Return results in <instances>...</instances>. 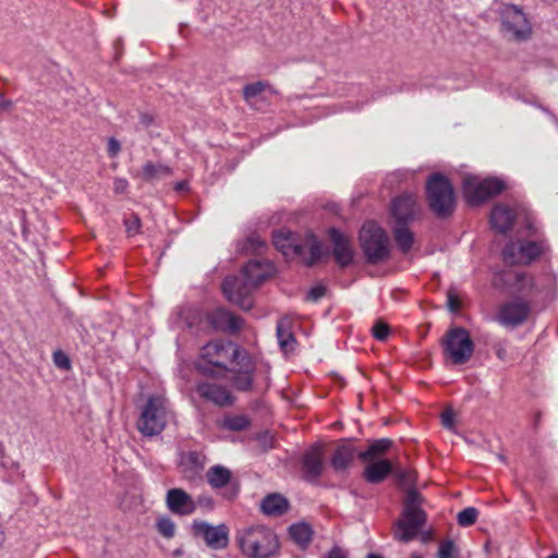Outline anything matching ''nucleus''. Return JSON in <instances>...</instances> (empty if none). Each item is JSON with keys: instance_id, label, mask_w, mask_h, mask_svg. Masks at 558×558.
I'll return each mask as SVG.
<instances>
[{"instance_id": "nucleus-18", "label": "nucleus", "mask_w": 558, "mask_h": 558, "mask_svg": "<svg viewBox=\"0 0 558 558\" xmlns=\"http://www.w3.org/2000/svg\"><path fill=\"white\" fill-rule=\"evenodd\" d=\"M166 506L170 512L178 515H191L197 508L192 496L182 488H170L167 492Z\"/></svg>"}, {"instance_id": "nucleus-48", "label": "nucleus", "mask_w": 558, "mask_h": 558, "mask_svg": "<svg viewBox=\"0 0 558 558\" xmlns=\"http://www.w3.org/2000/svg\"><path fill=\"white\" fill-rule=\"evenodd\" d=\"M120 150V144L117 140L111 138L108 144V151L111 156H114Z\"/></svg>"}, {"instance_id": "nucleus-53", "label": "nucleus", "mask_w": 558, "mask_h": 558, "mask_svg": "<svg viewBox=\"0 0 558 558\" xmlns=\"http://www.w3.org/2000/svg\"><path fill=\"white\" fill-rule=\"evenodd\" d=\"M410 558H423V556L420 553H413Z\"/></svg>"}, {"instance_id": "nucleus-34", "label": "nucleus", "mask_w": 558, "mask_h": 558, "mask_svg": "<svg viewBox=\"0 0 558 558\" xmlns=\"http://www.w3.org/2000/svg\"><path fill=\"white\" fill-rule=\"evenodd\" d=\"M275 94L276 90L266 82H255L247 84L243 87V96L246 101H252L264 92Z\"/></svg>"}, {"instance_id": "nucleus-37", "label": "nucleus", "mask_w": 558, "mask_h": 558, "mask_svg": "<svg viewBox=\"0 0 558 558\" xmlns=\"http://www.w3.org/2000/svg\"><path fill=\"white\" fill-rule=\"evenodd\" d=\"M156 529L160 535L166 538H172L175 534V523L168 517H162L157 520Z\"/></svg>"}, {"instance_id": "nucleus-24", "label": "nucleus", "mask_w": 558, "mask_h": 558, "mask_svg": "<svg viewBox=\"0 0 558 558\" xmlns=\"http://www.w3.org/2000/svg\"><path fill=\"white\" fill-rule=\"evenodd\" d=\"M366 463L367 465L364 469L363 477L371 484L381 483L395 470V461L387 459L374 460Z\"/></svg>"}, {"instance_id": "nucleus-25", "label": "nucleus", "mask_w": 558, "mask_h": 558, "mask_svg": "<svg viewBox=\"0 0 558 558\" xmlns=\"http://www.w3.org/2000/svg\"><path fill=\"white\" fill-rule=\"evenodd\" d=\"M231 371L238 373L233 379L235 388L243 391L250 390L253 384V363L251 357L248 355H243L240 364L233 366Z\"/></svg>"}, {"instance_id": "nucleus-52", "label": "nucleus", "mask_w": 558, "mask_h": 558, "mask_svg": "<svg viewBox=\"0 0 558 558\" xmlns=\"http://www.w3.org/2000/svg\"><path fill=\"white\" fill-rule=\"evenodd\" d=\"M3 543H4V533H3L2 527L0 526V546H2Z\"/></svg>"}, {"instance_id": "nucleus-21", "label": "nucleus", "mask_w": 558, "mask_h": 558, "mask_svg": "<svg viewBox=\"0 0 558 558\" xmlns=\"http://www.w3.org/2000/svg\"><path fill=\"white\" fill-rule=\"evenodd\" d=\"M196 390L202 398L217 405L226 407L232 403L230 391L220 385L204 381L197 385Z\"/></svg>"}, {"instance_id": "nucleus-10", "label": "nucleus", "mask_w": 558, "mask_h": 558, "mask_svg": "<svg viewBox=\"0 0 558 558\" xmlns=\"http://www.w3.org/2000/svg\"><path fill=\"white\" fill-rule=\"evenodd\" d=\"M505 189V182L498 178L480 179L476 175H465L463 178V193L471 205H480L498 195Z\"/></svg>"}, {"instance_id": "nucleus-56", "label": "nucleus", "mask_w": 558, "mask_h": 558, "mask_svg": "<svg viewBox=\"0 0 558 558\" xmlns=\"http://www.w3.org/2000/svg\"><path fill=\"white\" fill-rule=\"evenodd\" d=\"M547 558H558V555H550L549 557Z\"/></svg>"}, {"instance_id": "nucleus-14", "label": "nucleus", "mask_w": 558, "mask_h": 558, "mask_svg": "<svg viewBox=\"0 0 558 558\" xmlns=\"http://www.w3.org/2000/svg\"><path fill=\"white\" fill-rule=\"evenodd\" d=\"M192 530L194 535L203 537L209 548L222 549L228 546L229 530L225 524L214 526L206 521L195 520Z\"/></svg>"}, {"instance_id": "nucleus-2", "label": "nucleus", "mask_w": 558, "mask_h": 558, "mask_svg": "<svg viewBox=\"0 0 558 558\" xmlns=\"http://www.w3.org/2000/svg\"><path fill=\"white\" fill-rule=\"evenodd\" d=\"M247 353L231 341H210L201 349L196 368L203 374L217 375L240 364Z\"/></svg>"}, {"instance_id": "nucleus-8", "label": "nucleus", "mask_w": 558, "mask_h": 558, "mask_svg": "<svg viewBox=\"0 0 558 558\" xmlns=\"http://www.w3.org/2000/svg\"><path fill=\"white\" fill-rule=\"evenodd\" d=\"M548 251L549 244L545 239L518 240L506 245L502 257L509 264L527 265Z\"/></svg>"}, {"instance_id": "nucleus-28", "label": "nucleus", "mask_w": 558, "mask_h": 558, "mask_svg": "<svg viewBox=\"0 0 558 558\" xmlns=\"http://www.w3.org/2000/svg\"><path fill=\"white\" fill-rule=\"evenodd\" d=\"M263 513L270 517H279L289 509V501L280 494H269L260 502Z\"/></svg>"}, {"instance_id": "nucleus-38", "label": "nucleus", "mask_w": 558, "mask_h": 558, "mask_svg": "<svg viewBox=\"0 0 558 558\" xmlns=\"http://www.w3.org/2000/svg\"><path fill=\"white\" fill-rule=\"evenodd\" d=\"M478 511L474 507H468L460 511L457 515V521L461 526H470L477 520Z\"/></svg>"}, {"instance_id": "nucleus-51", "label": "nucleus", "mask_w": 558, "mask_h": 558, "mask_svg": "<svg viewBox=\"0 0 558 558\" xmlns=\"http://www.w3.org/2000/svg\"><path fill=\"white\" fill-rule=\"evenodd\" d=\"M198 502L199 504H204V505L209 506V507H211V505H213L211 498H199Z\"/></svg>"}, {"instance_id": "nucleus-19", "label": "nucleus", "mask_w": 558, "mask_h": 558, "mask_svg": "<svg viewBox=\"0 0 558 558\" xmlns=\"http://www.w3.org/2000/svg\"><path fill=\"white\" fill-rule=\"evenodd\" d=\"M209 324L220 331L236 332L243 327V319L223 308H216L208 314Z\"/></svg>"}, {"instance_id": "nucleus-13", "label": "nucleus", "mask_w": 558, "mask_h": 558, "mask_svg": "<svg viewBox=\"0 0 558 558\" xmlns=\"http://www.w3.org/2000/svg\"><path fill=\"white\" fill-rule=\"evenodd\" d=\"M255 288L243 277H227L222 283L226 298L243 310H250L253 305L251 299Z\"/></svg>"}, {"instance_id": "nucleus-6", "label": "nucleus", "mask_w": 558, "mask_h": 558, "mask_svg": "<svg viewBox=\"0 0 558 558\" xmlns=\"http://www.w3.org/2000/svg\"><path fill=\"white\" fill-rule=\"evenodd\" d=\"M426 197L430 209L438 217L451 215L456 206L451 182L440 173H433L426 182Z\"/></svg>"}, {"instance_id": "nucleus-26", "label": "nucleus", "mask_w": 558, "mask_h": 558, "mask_svg": "<svg viewBox=\"0 0 558 558\" xmlns=\"http://www.w3.org/2000/svg\"><path fill=\"white\" fill-rule=\"evenodd\" d=\"M271 271V266L268 263L259 262V260H251L248 262L243 270L242 276L254 287L256 288L260 284Z\"/></svg>"}, {"instance_id": "nucleus-9", "label": "nucleus", "mask_w": 558, "mask_h": 558, "mask_svg": "<svg viewBox=\"0 0 558 558\" xmlns=\"http://www.w3.org/2000/svg\"><path fill=\"white\" fill-rule=\"evenodd\" d=\"M363 252L369 263H377L389 255V242L385 231L375 222H366L360 231Z\"/></svg>"}, {"instance_id": "nucleus-4", "label": "nucleus", "mask_w": 558, "mask_h": 558, "mask_svg": "<svg viewBox=\"0 0 558 558\" xmlns=\"http://www.w3.org/2000/svg\"><path fill=\"white\" fill-rule=\"evenodd\" d=\"M272 242L286 257H300L307 266L320 260L324 255L322 243L312 233L306 235L303 244H298L292 233L277 231L274 233Z\"/></svg>"}, {"instance_id": "nucleus-33", "label": "nucleus", "mask_w": 558, "mask_h": 558, "mask_svg": "<svg viewBox=\"0 0 558 558\" xmlns=\"http://www.w3.org/2000/svg\"><path fill=\"white\" fill-rule=\"evenodd\" d=\"M277 338L279 345L284 351L293 349L294 337L288 328V322L282 319L277 325Z\"/></svg>"}, {"instance_id": "nucleus-54", "label": "nucleus", "mask_w": 558, "mask_h": 558, "mask_svg": "<svg viewBox=\"0 0 558 558\" xmlns=\"http://www.w3.org/2000/svg\"><path fill=\"white\" fill-rule=\"evenodd\" d=\"M185 187V183L184 182H180L177 184V189L178 190H183Z\"/></svg>"}, {"instance_id": "nucleus-20", "label": "nucleus", "mask_w": 558, "mask_h": 558, "mask_svg": "<svg viewBox=\"0 0 558 558\" xmlns=\"http://www.w3.org/2000/svg\"><path fill=\"white\" fill-rule=\"evenodd\" d=\"M329 235L333 245V256L337 264L341 267L350 265L354 253L349 238L337 229H330Z\"/></svg>"}, {"instance_id": "nucleus-23", "label": "nucleus", "mask_w": 558, "mask_h": 558, "mask_svg": "<svg viewBox=\"0 0 558 558\" xmlns=\"http://www.w3.org/2000/svg\"><path fill=\"white\" fill-rule=\"evenodd\" d=\"M517 218L515 211L504 205L497 204L490 213V225L499 233H507L513 226Z\"/></svg>"}, {"instance_id": "nucleus-47", "label": "nucleus", "mask_w": 558, "mask_h": 558, "mask_svg": "<svg viewBox=\"0 0 558 558\" xmlns=\"http://www.w3.org/2000/svg\"><path fill=\"white\" fill-rule=\"evenodd\" d=\"M326 558H348V554L342 548L336 546L328 553Z\"/></svg>"}, {"instance_id": "nucleus-45", "label": "nucleus", "mask_w": 558, "mask_h": 558, "mask_svg": "<svg viewBox=\"0 0 558 558\" xmlns=\"http://www.w3.org/2000/svg\"><path fill=\"white\" fill-rule=\"evenodd\" d=\"M129 187V182L126 179L123 178H117L113 181V191L117 194H123L126 192Z\"/></svg>"}, {"instance_id": "nucleus-55", "label": "nucleus", "mask_w": 558, "mask_h": 558, "mask_svg": "<svg viewBox=\"0 0 558 558\" xmlns=\"http://www.w3.org/2000/svg\"><path fill=\"white\" fill-rule=\"evenodd\" d=\"M367 558H383V557H381V556H379V555H376V554H369V555L367 556Z\"/></svg>"}, {"instance_id": "nucleus-11", "label": "nucleus", "mask_w": 558, "mask_h": 558, "mask_svg": "<svg viewBox=\"0 0 558 558\" xmlns=\"http://www.w3.org/2000/svg\"><path fill=\"white\" fill-rule=\"evenodd\" d=\"M504 34L510 39L523 41L531 37L532 26L524 12L513 4H506L500 11Z\"/></svg>"}, {"instance_id": "nucleus-49", "label": "nucleus", "mask_w": 558, "mask_h": 558, "mask_svg": "<svg viewBox=\"0 0 558 558\" xmlns=\"http://www.w3.org/2000/svg\"><path fill=\"white\" fill-rule=\"evenodd\" d=\"M141 121L144 125L148 126L151 123L153 119L148 114H142Z\"/></svg>"}, {"instance_id": "nucleus-16", "label": "nucleus", "mask_w": 558, "mask_h": 558, "mask_svg": "<svg viewBox=\"0 0 558 558\" xmlns=\"http://www.w3.org/2000/svg\"><path fill=\"white\" fill-rule=\"evenodd\" d=\"M206 478L214 489L227 487L225 497L228 499H233L239 494V486L232 482V473L226 466L219 464L210 466L206 472Z\"/></svg>"}, {"instance_id": "nucleus-12", "label": "nucleus", "mask_w": 558, "mask_h": 558, "mask_svg": "<svg viewBox=\"0 0 558 558\" xmlns=\"http://www.w3.org/2000/svg\"><path fill=\"white\" fill-rule=\"evenodd\" d=\"M531 313V305L527 301L514 299L500 304L496 322L507 328H514L525 323Z\"/></svg>"}, {"instance_id": "nucleus-30", "label": "nucleus", "mask_w": 558, "mask_h": 558, "mask_svg": "<svg viewBox=\"0 0 558 558\" xmlns=\"http://www.w3.org/2000/svg\"><path fill=\"white\" fill-rule=\"evenodd\" d=\"M171 174L172 169L169 166L148 161L143 166L142 172L138 177L145 181L153 182L170 177Z\"/></svg>"}, {"instance_id": "nucleus-42", "label": "nucleus", "mask_w": 558, "mask_h": 558, "mask_svg": "<svg viewBox=\"0 0 558 558\" xmlns=\"http://www.w3.org/2000/svg\"><path fill=\"white\" fill-rule=\"evenodd\" d=\"M124 223L126 228V233L129 235H134L138 233L141 228V220L137 216H132L131 218L126 219Z\"/></svg>"}, {"instance_id": "nucleus-43", "label": "nucleus", "mask_w": 558, "mask_h": 558, "mask_svg": "<svg viewBox=\"0 0 558 558\" xmlns=\"http://www.w3.org/2000/svg\"><path fill=\"white\" fill-rule=\"evenodd\" d=\"M326 293V288L322 284H318V286H315L313 287L308 293H307V300L310 301H318L319 299H322Z\"/></svg>"}, {"instance_id": "nucleus-22", "label": "nucleus", "mask_w": 558, "mask_h": 558, "mask_svg": "<svg viewBox=\"0 0 558 558\" xmlns=\"http://www.w3.org/2000/svg\"><path fill=\"white\" fill-rule=\"evenodd\" d=\"M323 457V447L319 445L313 446L304 453L303 470L307 480L314 481L322 475L324 469Z\"/></svg>"}, {"instance_id": "nucleus-44", "label": "nucleus", "mask_w": 558, "mask_h": 558, "mask_svg": "<svg viewBox=\"0 0 558 558\" xmlns=\"http://www.w3.org/2000/svg\"><path fill=\"white\" fill-rule=\"evenodd\" d=\"M454 412L450 409L446 410L441 414V423L446 428L451 429L453 427Z\"/></svg>"}, {"instance_id": "nucleus-17", "label": "nucleus", "mask_w": 558, "mask_h": 558, "mask_svg": "<svg viewBox=\"0 0 558 558\" xmlns=\"http://www.w3.org/2000/svg\"><path fill=\"white\" fill-rule=\"evenodd\" d=\"M418 211L417 197L414 194L404 193L391 203V214L398 225L413 220Z\"/></svg>"}, {"instance_id": "nucleus-31", "label": "nucleus", "mask_w": 558, "mask_h": 558, "mask_svg": "<svg viewBox=\"0 0 558 558\" xmlns=\"http://www.w3.org/2000/svg\"><path fill=\"white\" fill-rule=\"evenodd\" d=\"M290 537L301 547H306L313 535L311 526L306 523H296L289 529Z\"/></svg>"}, {"instance_id": "nucleus-41", "label": "nucleus", "mask_w": 558, "mask_h": 558, "mask_svg": "<svg viewBox=\"0 0 558 558\" xmlns=\"http://www.w3.org/2000/svg\"><path fill=\"white\" fill-rule=\"evenodd\" d=\"M53 363L61 369H69L71 367L70 359L62 351H56L53 353Z\"/></svg>"}, {"instance_id": "nucleus-7", "label": "nucleus", "mask_w": 558, "mask_h": 558, "mask_svg": "<svg viewBox=\"0 0 558 558\" xmlns=\"http://www.w3.org/2000/svg\"><path fill=\"white\" fill-rule=\"evenodd\" d=\"M444 355L453 365L466 363L474 351V343L470 333L461 327L447 331L442 340Z\"/></svg>"}, {"instance_id": "nucleus-57", "label": "nucleus", "mask_w": 558, "mask_h": 558, "mask_svg": "<svg viewBox=\"0 0 558 558\" xmlns=\"http://www.w3.org/2000/svg\"><path fill=\"white\" fill-rule=\"evenodd\" d=\"M427 539H428V535H424L423 541H427Z\"/></svg>"}, {"instance_id": "nucleus-15", "label": "nucleus", "mask_w": 558, "mask_h": 558, "mask_svg": "<svg viewBox=\"0 0 558 558\" xmlns=\"http://www.w3.org/2000/svg\"><path fill=\"white\" fill-rule=\"evenodd\" d=\"M505 283L509 292L525 298L534 296L541 291L536 279L522 271L507 272L505 275Z\"/></svg>"}, {"instance_id": "nucleus-32", "label": "nucleus", "mask_w": 558, "mask_h": 558, "mask_svg": "<svg viewBox=\"0 0 558 558\" xmlns=\"http://www.w3.org/2000/svg\"><path fill=\"white\" fill-rule=\"evenodd\" d=\"M395 239L398 246L404 252H409L413 245V233L409 230L405 223H401L396 226L395 228Z\"/></svg>"}, {"instance_id": "nucleus-29", "label": "nucleus", "mask_w": 558, "mask_h": 558, "mask_svg": "<svg viewBox=\"0 0 558 558\" xmlns=\"http://www.w3.org/2000/svg\"><path fill=\"white\" fill-rule=\"evenodd\" d=\"M392 446V441L388 438H380L373 441L365 451L357 454L363 462L379 460Z\"/></svg>"}, {"instance_id": "nucleus-35", "label": "nucleus", "mask_w": 558, "mask_h": 558, "mask_svg": "<svg viewBox=\"0 0 558 558\" xmlns=\"http://www.w3.org/2000/svg\"><path fill=\"white\" fill-rule=\"evenodd\" d=\"M266 248L265 240L253 233L243 242L240 250L246 254H262Z\"/></svg>"}, {"instance_id": "nucleus-39", "label": "nucleus", "mask_w": 558, "mask_h": 558, "mask_svg": "<svg viewBox=\"0 0 558 558\" xmlns=\"http://www.w3.org/2000/svg\"><path fill=\"white\" fill-rule=\"evenodd\" d=\"M437 558H459V549L453 541L447 539L440 543Z\"/></svg>"}, {"instance_id": "nucleus-5", "label": "nucleus", "mask_w": 558, "mask_h": 558, "mask_svg": "<svg viewBox=\"0 0 558 558\" xmlns=\"http://www.w3.org/2000/svg\"><path fill=\"white\" fill-rule=\"evenodd\" d=\"M170 417L171 410L168 400L160 395L149 396L142 408L137 429L144 436H156L165 429Z\"/></svg>"}, {"instance_id": "nucleus-50", "label": "nucleus", "mask_w": 558, "mask_h": 558, "mask_svg": "<svg viewBox=\"0 0 558 558\" xmlns=\"http://www.w3.org/2000/svg\"><path fill=\"white\" fill-rule=\"evenodd\" d=\"M12 107V102L10 100H0L1 109H10Z\"/></svg>"}, {"instance_id": "nucleus-46", "label": "nucleus", "mask_w": 558, "mask_h": 558, "mask_svg": "<svg viewBox=\"0 0 558 558\" xmlns=\"http://www.w3.org/2000/svg\"><path fill=\"white\" fill-rule=\"evenodd\" d=\"M448 307L451 312H457L460 308L459 299L451 292L448 293Z\"/></svg>"}, {"instance_id": "nucleus-1", "label": "nucleus", "mask_w": 558, "mask_h": 558, "mask_svg": "<svg viewBox=\"0 0 558 558\" xmlns=\"http://www.w3.org/2000/svg\"><path fill=\"white\" fill-rule=\"evenodd\" d=\"M401 486L409 487L404 500V509L401 518L396 523L397 530L395 537L408 543L415 538L426 522V514L422 509L423 497L420 493L412 488L415 482V472L411 469H400L395 462V470L392 472Z\"/></svg>"}, {"instance_id": "nucleus-40", "label": "nucleus", "mask_w": 558, "mask_h": 558, "mask_svg": "<svg viewBox=\"0 0 558 558\" xmlns=\"http://www.w3.org/2000/svg\"><path fill=\"white\" fill-rule=\"evenodd\" d=\"M372 331H373V336L377 340L385 341L389 335V327H388V325H386L381 322H378L374 325Z\"/></svg>"}, {"instance_id": "nucleus-27", "label": "nucleus", "mask_w": 558, "mask_h": 558, "mask_svg": "<svg viewBox=\"0 0 558 558\" xmlns=\"http://www.w3.org/2000/svg\"><path fill=\"white\" fill-rule=\"evenodd\" d=\"M357 454L353 445L342 442L336 448L330 464L336 472H342L350 466Z\"/></svg>"}, {"instance_id": "nucleus-3", "label": "nucleus", "mask_w": 558, "mask_h": 558, "mask_svg": "<svg viewBox=\"0 0 558 558\" xmlns=\"http://www.w3.org/2000/svg\"><path fill=\"white\" fill-rule=\"evenodd\" d=\"M242 554L248 558H269L279 550L276 533L265 525L243 527L236 534Z\"/></svg>"}, {"instance_id": "nucleus-36", "label": "nucleus", "mask_w": 558, "mask_h": 558, "mask_svg": "<svg viewBox=\"0 0 558 558\" xmlns=\"http://www.w3.org/2000/svg\"><path fill=\"white\" fill-rule=\"evenodd\" d=\"M221 425L229 430L240 432L248 427L250 418L243 414L226 416Z\"/></svg>"}]
</instances>
